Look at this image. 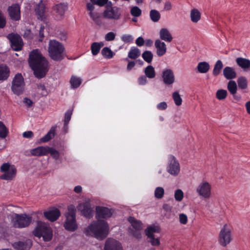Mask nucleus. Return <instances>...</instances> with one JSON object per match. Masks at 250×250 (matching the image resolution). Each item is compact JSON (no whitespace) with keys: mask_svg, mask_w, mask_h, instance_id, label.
<instances>
[{"mask_svg":"<svg viewBox=\"0 0 250 250\" xmlns=\"http://www.w3.org/2000/svg\"><path fill=\"white\" fill-rule=\"evenodd\" d=\"M28 62L37 78L41 79L45 76L49 69L48 62L38 49L30 53Z\"/></svg>","mask_w":250,"mask_h":250,"instance_id":"f257e3e1","label":"nucleus"},{"mask_svg":"<svg viewBox=\"0 0 250 250\" xmlns=\"http://www.w3.org/2000/svg\"><path fill=\"white\" fill-rule=\"evenodd\" d=\"M86 235H90L99 240L104 239L108 233L107 223L103 220H98L91 224L85 229Z\"/></svg>","mask_w":250,"mask_h":250,"instance_id":"f03ea898","label":"nucleus"},{"mask_svg":"<svg viewBox=\"0 0 250 250\" xmlns=\"http://www.w3.org/2000/svg\"><path fill=\"white\" fill-rule=\"evenodd\" d=\"M48 51L50 57L54 61H61L64 58V47L62 43L56 40L49 41Z\"/></svg>","mask_w":250,"mask_h":250,"instance_id":"7ed1b4c3","label":"nucleus"},{"mask_svg":"<svg viewBox=\"0 0 250 250\" xmlns=\"http://www.w3.org/2000/svg\"><path fill=\"white\" fill-rule=\"evenodd\" d=\"M76 211L74 205H71L68 207V211L65 213L66 220L64 224V227L67 230L73 231L77 229Z\"/></svg>","mask_w":250,"mask_h":250,"instance_id":"20e7f679","label":"nucleus"},{"mask_svg":"<svg viewBox=\"0 0 250 250\" xmlns=\"http://www.w3.org/2000/svg\"><path fill=\"white\" fill-rule=\"evenodd\" d=\"M34 235L39 238L42 237L45 242L50 241L53 237V232L51 229L42 223H38L37 227L34 229Z\"/></svg>","mask_w":250,"mask_h":250,"instance_id":"39448f33","label":"nucleus"},{"mask_svg":"<svg viewBox=\"0 0 250 250\" xmlns=\"http://www.w3.org/2000/svg\"><path fill=\"white\" fill-rule=\"evenodd\" d=\"M32 221V217L25 213H16L13 219V226L16 228L22 229L28 227Z\"/></svg>","mask_w":250,"mask_h":250,"instance_id":"423d86ee","label":"nucleus"},{"mask_svg":"<svg viewBox=\"0 0 250 250\" xmlns=\"http://www.w3.org/2000/svg\"><path fill=\"white\" fill-rule=\"evenodd\" d=\"M103 16L105 19L118 20L121 17V13L119 7L112 6V2L109 1L106 6V9L103 13Z\"/></svg>","mask_w":250,"mask_h":250,"instance_id":"0eeeda50","label":"nucleus"},{"mask_svg":"<svg viewBox=\"0 0 250 250\" xmlns=\"http://www.w3.org/2000/svg\"><path fill=\"white\" fill-rule=\"evenodd\" d=\"M160 228L158 226H151L145 229L146 235L147 236V241L153 246H158L160 244V239L155 238L154 233L159 232Z\"/></svg>","mask_w":250,"mask_h":250,"instance_id":"6e6552de","label":"nucleus"},{"mask_svg":"<svg viewBox=\"0 0 250 250\" xmlns=\"http://www.w3.org/2000/svg\"><path fill=\"white\" fill-rule=\"evenodd\" d=\"M211 189L210 184L208 182L203 181L197 186L196 191L199 196L208 199L211 195Z\"/></svg>","mask_w":250,"mask_h":250,"instance_id":"1a4fd4ad","label":"nucleus"},{"mask_svg":"<svg viewBox=\"0 0 250 250\" xmlns=\"http://www.w3.org/2000/svg\"><path fill=\"white\" fill-rule=\"evenodd\" d=\"M24 79L22 75L18 73L15 75L13 78L11 89L14 94H19L23 89Z\"/></svg>","mask_w":250,"mask_h":250,"instance_id":"9d476101","label":"nucleus"},{"mask_svg":"<svg viewBox=\"0 0 250 250\" xmlns=\"http://www.w3.org/2000/svg\"><path fill=\"white\" fill-rule=\"evenodd\" d=\"M0 171L4 172L1 175L0 178L3 180H11L15 176L16 173V169L14 167H10L8 163H4L0 167Z\"/></svg>","mask_w":250,"mask_h":250,"instance_id":"9b49d317","label":"nucleus"},{"mask_svg":"<svg viewBox=\"0 0 250 250\" xmlns=\"http://www.w3.org/2000/svg\"><path fill=\"white\" fill-rule=\"evenodd\" d=\"M230 231L225 225L221 229L219 236V243L223 247L226 246L231 240Z\"/></svg>","mask_w":250,"mask_h":250,"instance_id":"f8f14e48","label":"nucleus"},{"mask_svg":"<svg viewBox=\"0 0 250 250\" xmlns=\"http://www.w3.org/2000/svg\"><path fill=\"white\" fill-rule=\"evenodd\" d=\"M7 38L9 40L11 47L13 50L19 51L21 49L23 42L20 36L17 34L10 33L8 35Z\"/></svg>","mask_w":250,"mask_h":250,"instance_id":"ddd939ff","label":"nucleus"},{"mask_svg":"<svg viewBox=\"0 0 250 250\" xmlns=\"http://www.w3.org/2000/svg\"><path fill=\"white\" fill-rule=\"evenodd\" d=\"M168 166L167 167V171L171 175H177L180 172V165L176 158L173 155L168 157Z\"/></svg>","mask_w":250,"mask_h":250,"instance_id":"4468645a","label":"nucleus"},{"mask_svg":"<svg viewBox=\"0 0 250 250\" xmlns=\"http://www.w3.org/2000/svg\"><path fill=\"white\" fill-rule=\"evenodd\" d=\"M7 11L11 19L14 21H19L21 19L20 6L18 4L15 3L9 6Z\"/></svg>","mask_w":250,"mask_h":250,"instance_id":"2eb2a0df","label":"nucleus"},{"mask_svg":"<svg viewBox=\"0 0 250 250\" xmlns=\"http://www.w3.org/2000/svg\"><path fill=\"white\" fill-rule=\"evenodd\" d=\"M112 213V209L107 207L97 206L96 208L97 218L107 219L110 217Z\"/></svg>","mask_w":250,"mask_h":250,"instance_id":"dca6fc26","label":"nucleus"},{"mask_svg":"<svg viewBox=\"0 0 250 250\" xmlns=\"http://www.w3.org/2000/svg\"><path fill=\"white\" fill-rule=\"evenodd\" d=\"M162 78L163 83L166 85H171L175 81L173 72L170 69L164 70L162 73Z\"/></svg>","mask_w":250,"mask_h":250,"instance_id":"f3484780","label":"nucleus"},{"mask_svg":"<svg viewBox=\"0 0 250 250\" xmlns=\"http://www.w3.org/2000/svg\"><path fill=\"white\" fill-rule=\"evenodd\" d=\"M79 209L83 215L87 218H90L93 216V210L89 202H84L79 205Z\"/></svg>","mask_w":250,"mask_h":250,"instance_id":"a211bd4d","label":"nucleus"},{"mask_svg":"<svg viewBox=\"0 0 250 250\" xmlns=\"http://www.w3.org/2000/svg\"><path fill=\"white\" fill-rule=\"evenodd\" d=\"M104 250H123L121 243L113 239L108 238L105 242Z\"/></svg>","mask_w":250,"mask_h":250,"instance_id":"6ab92c4d","label":"nucleus"},{"mask_svg":"<svg viewBox=\"0 0 250 250\" xmlns=\"http://www.w3.org/2000/svg\"><path fill=\"white\" fill-rule=\"evenodd\" d=\"M32 245V241L27 239L25 241L16 242L13 246L16 250H29Z\"/></svg>","mask_w":250,"mask_h":250,"instance_id":"aec40b11","label":"nucleus"},{"mask_svg":"<svg viewBox=\"0 0 250 250\" xmlns=\"http://www.w3.org/2000/svg\"><path fill=\"white\" fill-rule=\"evenodd\" d=\"M36 15L39 20L43 21L45 18V6L42 0H40L35 8Z\"/></svg>","mask_w":250,"mask_h":250,"instance_id":"412c9836","label":"nucleus"},{"mask_svg":"<svg viewBox=\"0 0 250 250\" xmlns=\"http://www.w3.org/2000/svg\"><path fill=\"white\" fill-rule=\"evenodd\" d=\"M44 217L49 221L54 222L57 220L60 216V211L57 208L49 210L44 212Z\"/></svg>","mask_w":250,"mask_h":250,"instance_id":"4be33fe9","label":"nucleus"},{"mask_svg":"<svg viewBox=\"0 0 250 250\" xmlns=\"http://www.w3.org/2000/svg\"><path fill=\"white\" fill-rule=\"evenodd\" d=\"M155 47L156 48V53L159 57L164 55L167 52V46L166 43L160 39L155 41Z\"/></svg>","mask_w":250,"mask_h":250,"instance_id":"5701e85b","label":"nucleus"},{"mask_svg":"<svg viewBox=\"0 0 250 250\" xmlns=\"http://www.w3.org/2000/svg\"><path fill=\"white\" fill-rule=\"evenodd\" d=\"M53 9L56 14L57 18L60 19L63 16L65 12L67 9V5L65 3H61L54 6Z\"/></svg>","mask_w":250,"mask_h":250,"instance_id":"b1692460","label":"nucleus"},{"mask_svg":"<svg viewBox=\"0 0 250 250\" xmlns=\"http://www.w3.org/2000/svg\"><path fill=\"white\" fill-rule=\"evenodd\" d=\"M159 37L161 40L170 42L173 39L172 35L166 28H162L159 31Z\"/></svg>","mask_w":250,"mask_h":250,"instance_id":"393cba45","label":"nucleus"},{"mask_svg":"<svg viewBox=\"0 0 250 250\" xmlns=\"http://www.w3.org/2000/svg\"><path fill=\"white\" fill-rule=\"evenodd\" d=\"M236 62L244 71H247L250 68V61L247 59L239 57L236 59Z\"/></svg>","mask_w":250,"mask_h":250,"instance_id":"a878e982","label":"nucleus"},{"mask_svg":"<svg viewBox=\"0 0 250 250\" xmlns=\"http://www.w3.org/2000/svg\"><path fill=\"white\" fill-rule=\"evenodd\" d=\"M31 155L35 156H41L47 155V146H38L30 150Z\"/></svg>","mask_w":250,"mask_h":250,"instance_id":"bb28decb","label":"nucleus"},{"mask_svg":"<svg viewBox=\"0 0 250 250\" xmlns=\"http://www.w3.org/2000/svg\"><path fill=\"white\" fill-rule=\"evenodd\" d=\"M56 128V125L52 126L47 133L40 139V143H46L52 139L55 136Z\"/></svg>","mask_w":250,"mask_h":250,"instance_id":"cd10ccee","label":"nucleus"},{"mask_svg":"<svg viewBox=\"0 0 250 250\" xmlns=\"http://www.w3.org/2000/svg\"><path fill=\"white\" fill-rule=\"evenodd\" d=\"M223 75L228 80L233 79L236 76V73L234 69L229 66H227L224 68Z\"/></svg>","mask_w":250,"mask_h":250,"instance_id":"c85d7f7f","label":"nucleus"},{"mask_svg":"<svg viewBox=\"0 0 250 250\" xmlns=\"http://www.w3.org/2000/svg\"><path fill=\"white\" fill-rule=\"evenodd\" d=\"M10 70L9 68L4 65H0V81H4L9 76Z\"/></svg>","mask_w":250,"mask_h":250,"instance_id":"c756f323","label":"nucleus"},{"mask_svg":"<svg viewBox=\"0 0 250 250\" xmlns=\"http://www.w3.org/2000/svg\"><path fill=\"white\" fill-rule=\"evenodd\" d=\"M104 45L103 42H94L91 45V53L93 56L97 55L100 52L101 48Z\"/></svg>","mask_w":250,"mask_h":250,"instance_id":"7c9ffc66","label":"nucleus"},{"mask_svg":"<svg viewBox=\"0 0 250 250\" xmlns=\"http://www.w3.org/2000/svg\"><path fill=\"white\" fill-rule=\"evenodd\" d=\"M210 66L208 62H202L198 63L197 69L200 73H206L209 69Z\"/></svg>","mask_w":250,"mask_h":250,"instance_id":"2f4dec72","label":"nucleus"},{"mask_svg":"<svg viewBox=\"0 0 250 250\" xmlns=\"http://www.w3.org/2000/svg\"><path fill=\"white\" fill-rule=\"evenodd\" d=\"M191 21L194 23H197L201 19V13L197 9H192L190 11Z\"/></svg>","mask_w":250,"mask_h":250,"instance_id":"473e14b6","label":"nucleus"},{"mask_svg":"<svg viewBox=\"0 0 250 250\" xmlns=\"http://www.w3.org/2000/svg\"><path fill=\"white\" fill-rule=\"evenodd\" d=\"M128 221L131 224L132 227L136 230H141L143 229L142 223L133 217H129Z\"/></svg>","mask_w":250,"mask_h":250,"instance_id":"72a5a7b5","label":"nucleus"},{"mask_svg":"<svg viewBox=\"0 0 250 250\" xmlns=\"http://www.w3.org/2000/svg\"><path fill=\"white\" fill-rule=\"evenodd\" d=\"M48 154H50L53 159L56 161L59 160L60 158V152L52 147L47 146V155Z\"/></svg>","mask_w":250,"mask_h":250,"instance_id":"f704fd0d","label":"nucleus"},{"mask_svg":"<svg viewBox=\"0 0 250 250\" xmlns=\"http://www.w3.org/2000/svg\"><path fill=\"white\" fill-rule=\"evenodd\" d=\"M82 80L81 78L76 76H72L70 80L71 87L72 88H76L78 87L82 83Z\"/></svg>","mask_w":250,"mask_h":250,"instance_id":"c9c22d12","label":"nucleus"},{"mask_svg":"<svg viewBox=\"0 0 250 250\" xmlns=\"http://www.w3.org/2000/svg\"><path fill=\"white\" fill-rule=\"evenodd\" d=\"M144 73L145 75L149 79H153L156 76L154 68L152 65H148L146 67Z\"/></svg>","mask_w":250,"mask_h":250,"instance_id":"e433bc0d","label":"nucleus"},{"mask_svg":"<svg viewBox=\"0 0 250 250\" xmlns=\"http://www.w3.org/2000/svg\"><path fill=\"white\" fill-rule=\"evenodd\" d=\"M101 54L107 59H111L114 55L113 52L108 47H104L101 51Z\"/></svg>","mask_w":250,"mask_h":250,"instance_id":"4c0bfd02","label":"nucleus"},{"mask_svg":"<svg viewBox=\"0 0 250 250\" xmlns=\"http://www.w3.org/2000/svg\"><path fill=\"white\" fill-rule=\"evenodd\" d=\"M140 51L138 48L132 47L128 52V57L131 59H135L140 55Z\"/></svg>","mask_w":250,"mask_h":250,"instance_id":"58836bf2","label":"nucleus"},{"mask_svg":"<svg viewBox=\"0 0 250 250\" xmlns=\"http://www.w3.org/2000/svg\"><path fill=\"white\" fill-rule=\"evenodd\" d=\"M237 82L239 88L245 89L247 87L248 81L245 77L241 76L238 78Z\"/></svg>","mask_w":250,"mask_h":250,"instance_id":"ea45409f","label":"nucleus"},{"mask_svg":"<svg viewBox=\"0 0 250 250\" xmlns=\"http://www.w3.org/2000/svg\"><path fill=\"white\" fill-rule=\"evenodd\" d=\"M223 64L222 61L221 60H218L215 63L213 70L212 73L213 75L215 76H217L223 68Z\"/></svg>","mask_w":250,"mask_h":250,"instance_id":"a19ab883","label":"nucleus"},{"mask_svg":"<svg viewBox=\"0 0 250 250\" xmlns=\"http://www.w3.org/2000/svg\"><path fill=\"white\" fill-rule=\"evenodd\" d=\"M151 20L153 22H157L160 19L161 15L156 10H151L149 14Z\"/></svg>","mask_w":250,"mask_h":250,"instance_id":"79ce46f5","label":"nucleus"},{"mask_svg":"<svg viewBox=\"0 0 250 250\" xmlns=\"http://www.w3.org/2000/svg\"><path fill=\"white\" fill-rule=\"evenodd\" d=\"M8 134V130L2 122L0 121V137L5 138Z\"/></svg>","mask_w":250,"mask_h":250,"instance_id":"37998d69","label":"nucleus"},{"mask_svg":"<svg viewBox=\"0 0 250 250\" xmlns=\"http://www.w3.org/2000/svg\"><path fill=\"white\" fill-rule=\"evenodd\" d=\"M153 56V54L150 51H145L142 54V58L147 63L152 62Z\"/></svg>","mask_w":250,"mask_h":250,"instance_id":"c03bdc74","label":"nucleus"},{"mask_svg":"<svg viewBox=\"0 0 250 250\" xmlns=\"http://www.w3.org/2000/svg\"><path fill=\"white\" fill-rule=\"evenodd\" d=\"M228 88L230 94H235L237 89V84L235 82L230 81L228 84Z\"/></svg>","mask_w":250,"mask_h":250,"instance_id":"a18cd8bd","label":"nucleus"},{"mask_svg":"<svg viewBox=\"0 0 250 250\" xmlns=\"http://www.w3.org/2000/svg\"><path fill=\"white\" fill-rule=\"evenodd\" d=\"M165 193L164 189L162 187H157L155 188L154 191L155 197L157 199H161L164 196Z\"/></svg>","mask_w":250,"mask_h":250,"instance_id":"49530a36","label":"nucleus"},{"mask_svg":"<svg viewBox=\"0 0 250 250\" xmlns=\"http://www.w3.org/2000/svg\"><path fill=\"white\" fill-rule=\"evenodd\" d=\"M131 15L134 17H139L142 14L141 10L136 6H133L130 10Z\"/></svg>","mask_w":250,"mask_h":250,"instance_id":"de8ad7c7","label":"nucleus"},{"mask_svg":"<svg viewBox=\"0 0 250 250\" xmlns=\"http://www.w3.org/2000/svg\"><path fill=\"white\" fill-rule=\"evenodd\" d=\"M174 198L177 201H181L184 198V193L180 189H178L175 191Z\"/></svg>","mask_w":250,"mask_h":250,"instance_id":"09e8293b","label":"nucleus"},{"mask_svg":"<svg viewBox=\"0 0 250 250\" xmlns=\"http://www.w3.org/2000/svg\"><path fill=\"white\" fill-rule=\"evenodd\" d=\"M121 39L125 43L131 42L133 40L132 36L129 34H124L121 36Z\"/></svg>","mask_w":250,"mask_h":250,"instance_id":"8fccbe9b","label":"nucleus"},{"mask_svg":"<svg viewBox=\"0 0 250 250\" xmlns=\"http://www.w3.org/2000/svg\"><path fill=\"white\" fill-rule=\"evenodd\" d=\"M6 23V18L0 10V28H3L5 26Z\"/></svg>","mask_w":250,"mask_h":250,"instance_id":"3c124183","label":"nucleus"},{"mask_svg":"<svg viewBox=\"0 0 250 250\" xmlns=\"http://www.w3.org/2000/svg\"><path fill=\"white\" fill-rule=\"evenodd\" d=\"M172 97L174 103L176 105L179 106L181 105L182 99L180 97V95H172Z\"/></svg>","mask_w":250,"mask_h":250,"instance_id":"603ef678","label":"nucleus"},{"mask_svg":"<svg viewBox=\"0 0 250 250\" xmlns=\"http://www.w3.org/2000/svg\"><path fill=\"white\" fill-rule=\"evenodd\" d=\"M115 34L113 32H109L107 33L104 37V39L106 41H112L115 39Z\"/></svg>","mask_w":250,"mask_h":250,"instance_id":"864d4df0","label":"nucleus"},{"mask_svg":"<svg viewBox=\"0 0 250 250\" xmlns=\"http://www.w3.org/2000/svg\"><path fill=\"white\" fill-rule=\"evenodd\" d=\"M147 77L146 75H142L138 79V83L140 85H145L147 83Z\"/></svg>","mask_w":250,"mask_h":250,"instance_id":"5fc2aeb1","label":"nucleus"},{"mask_svg":"<svg viewBox=\"0 0 250 250\" xmlns=\"http://www.w3.org/2000/svg\"><path fill=\"white\" fill-rule=\"evenodd\" d=\"M72 114V112L70 110H67L65 113L64 122V123H68L71 118V115Z\"/></svg>","mask_w":250,"mask_h":250,"instance_id":"6e6d98bb","label":"nucleus"},{"mask_svg":"<svg viewBox=\"0 0 250 250\" xmlns=\"http://www.w3.org/2000/svg\"><path fill=\"white\" fill-rule=\"evenodd\" d=\"M179 221L181 224H186L188 222L187 216L183 213L180 214L179 215Z\"/></svg>","mask_w":250,"mask_h":250,"instance_id":"4d7b16f0","label":"nucleus"},{"mask_svg":"<svg viewBox=\"0 0 250 250\" xmlns=\"http://www.w3.org/2000/svg\"><path fill=\"white\" fill-rule=\"evenodd\" d=\"M167 107V104L165 102H161L159 104H158L157 105V108L159 110H163L166 109Z\"/></svg>","mask_w":250,"mask_h":250,"instance_id":"13d9d810","label":"nucleus"},{"mask_svg":"<svg viewBox=\"0 0 250 250\" xmlns=\"http://www.w3.org/2000/svg\"><path fill=\"white\" fill-rule=\"evenodd\" d=\"M135 42L138 46H142L144 44L145 41L142 37H139L136 39Z\"/></svg>","mask_w":250,"mask_h":250,"instance_id":"bf43d9fd","label":"nucleus"},{"mask_svg":"<svg viewBox=\"0 0 250 250\" xmlns=\"http://www.w3.org/2000/svg\"><path fill=\"white\" fill-rule=\"evenodd\" d=\"M33 135V132L32 131H27L23 133L22 136L25 138H31Z\"/></svg>","mask_w":250,"mask_h":250,"instance_id":"052dcab7","label":"nucleus"},{"mask_svg":"<svg viewBox=\"0 0 250 250\" xmlns=\"http://www.w3.org/2000/svg\"><path fill=\"white\" fill-rule=\"evenodd\" d=\"M89 15L93 21H94V20H95L100 16V14L96 12H89Z\"/></svg>","mask_w":250,"mask_h":250,"instance_id":"680f3d73","label":"nucleus"},{"mask_svg":"<svg viewBox=\"0 0 250 250\" xmlns=\"http://www.w3.org/2000/svg\"><path fill=\"white\" fill-rule=\"evenodd\" d=\"M23 103L26 104L28 107H31L33 104L32 101L27 98H25L23 99Z\"/></svg>","mask_w":250,"mask_h":250,"instance_id":"e2e57ef3","label":"nucleus"},{"mask_svg":"<svg viewBox=\"0 0 250 250\" xmlns=\"http://www.w3.org/2000/svg\"><path fill=\"white\" fill-rule=\"evenodd\" d=\"M172 8V4L170 2L167 1L165 3L164 10L166 11L170 10Z\"/></svg>","mask_w":250,"mask_h":250,"instance_id":"0e129e2a","label":"nucleus"},{"mask_svg":"<svg viewBox=\"0 0 250 250\" xmlns=\"http://www.w3.org/2000/svg\"><path fill=\"white\" fill-rule=\"evenodd\" d=\"M94 3H87L86 4V7L88 10L89 11V12H93L94 9L95 8L94 6Z\"/></svg>","mask_w":250,"mask_h":250,"instance_id":"69168bd1","label":"nucleus"},{"mask_svg":"<svg viewBox=\"0 0 250 250\" xmlns=\"http://www.w3.org/2000/svg\"><path fill=\"white\" fill-rule=\"evenodd\" d=\"M109 2L108 0H98L97 5L100 6H103L106 4V5H107Z\"/></svg>","mask_w":250,"mask_h":250,"instance_id":"338daca9","label":"nucleus"},{"mask_svg":"<svg viewBox=\"0 0 250 250\" xmlns=\"http://www.w3.org/2000/svg\"><path fill=\"white\" fill-rule=\"evenodd\" d=\"M44 29V27L43 26H41L40 27V31H39V36L41 39L39 40L40 41H42L43 38L44 37L43 31Z\"/></svg>","mask_w":250,"mask_h":250,"instance_id":"774afa93","label":"nucleus"}]
</instances>
